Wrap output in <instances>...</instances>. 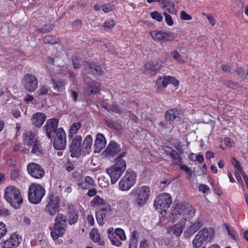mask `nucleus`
Listing matches in <instances>:
<instances>
[{"label": "nucleus", "instance_id": "nucleus-1", "mask_svg": "<svg viewBox=\"0 0 248 248\" xmlns=\"http://www.w3.org/2000/svg\"><path fill=\"white\" fill-rule=\"evenodd\" d=\"M195 209L189 203L183 201L175 204L172 213L173 220L179 219L185 223L192 218L195 214Z\"/></svg>", "mask_w": 248, "mask_h": 248}, {"label": "nucleus", "instance_id": "nucleus-2", "mask_svg": "<svg viewBox=\"0 0 248 248\" xmlns=\"http://www.w3.org/2000/svg\"><path fill=\"white\" fill-rule=\"evenodd\" d=\"M125 155V152H122L118 156L119 158L116 159L115 164L107 169V172L111 179V183L115 184L126 169V163L124 160L121 159Z\"/></svg>", "mask_w": 248, "mask_h": 248}, {"label": "nucleus", "instance_id": "nucleus-3", "mask_svg": "<svg viewBox=\"0 0 248 248\" xmlns=\"http://www.w3.org/2000/svg\"><path fill=\"white\" fill-rule=\"evenodd\" d=\"M4 198L15 208H18L23 202L20 189L13 186H9L5 188Z\"/></svg>", "mask_w": 248, "mask_h": 248}, {"label": "nucleus", "instance_id": "nucleus-4", "mask_svg": "<svg viewBox=\"0 0 248 248\" xmlns=\"http://www.w3.org/2000/svg\"><path fill=\"white\" fill-rule=\"evenodd\" d=\"M215 235V231L211 228H204L195 235L192 244L194 248H199L204 244L210 242Z\"/></svg>", "mask_w": 248, "mask_h": 248}, {"label": "nucleus", "instance_id": "nucleus-5", "mask_svg": "<svg viewBox=\"0 0 248 248\" xmlns=\"http://www.w3.org/2000/svg\"><path fill=\"white\" fill-rule=\"evenodd\" d=\"M46 193V190L41 185L32 183L28 189V199L33 204L39 203Z\"/></svg>", "mask_w": 248, "mask_h": 248}, {"label": "nucleus", "instance_id": "nucleus-6", "mask_svg": "<svg viewBox=\"0 0 248 248\" xmlns=\"http://www.w3.org/2000/svg\"><path fill=\"white\" fill-rule=\"evenodd\" d=\"M66 217L62 214H58L55 219L53 229L51 232V235L54 240L62 237L66 231L67 227Z\"/></svg>", "mask_w": 248, "mask_h": 248}, {"label": "nucleus", "instance_id": "nucleus-7", "mask_svg": "<svg viewBox=\"0 0 248 248\" xmlns=\"http://www.w3.org/2000/svg\"><path fill=\"white\" fill-rule=\"evenodd\" d=\"M150 190L147 186H142L134 189L131 192L132 196L136 197L135 202L138 206L141 207L145 205L149 199Z\"/></svg>", "mask_w": 248, "mask_h": 248}, {"label": "nucleus", "instance_id": "nucleus-8", "mask_svg": "<svg viewBox=\"0 0 248 248\" xmlns=\"http://www.w3.org/2000/svg\"><path fill=\"white\" fill-rule=\"evenodd\" d=\"M171 196L167 193H163L157 196L154 202V206L156 210L166 212L171 204Z\"/></svg>", "mask_w": 248, "mask_h": 248}, {"label": "nucleus", "instance_id": "nucleus-9", "mask_svg": "<svg viewBox=\"0 0 248 248\" xmlns=\"http://www.w3.org/2000/svg\"><path fill=\"white\" fill-rule=\"evenodd\" d=\"M136 174L133 171L127 170L125 174L120 181L119 185L121 190L127 191L135 183Z\"/></svg>", "mask_w": 248, "mask_h": 248}, {"label": "nucleus", "instance_id": "nucleus-10", "mask_svg": "<svg viewBox=\"0 0 248 248\" xmlns=\"http://www.w3.org/2000/svg\"><path fill=\"white\" fill-rule=\"evenodd\" d=\"M47 199L46 211L51 216H54L59 211L61 199L53 193H49Z\"/></svg>", "mask_w": 248, "mask_h": 248}, {"label": "nucleus", "instance_id": "nucleus-11", "mask_svg": "<svg viewBox=\"0 0 248 248\" xmlns=\"http://www.w3.org/2000/svg\"><path fill=\"white\" fill-rule=\"evenodd\" d=\"M108 236L112 245L120 246L122 244L121 241L126 239V236L124 231L120 228H117L113 232L112 228H109L108 231Z\"/></svg>", "mask_w": 248, "mask_h": 248}, {"label": "nucleus", "instance_id": "nucleus-12", "mask_svg": "<svg viewBox=\"0 0 248 248\" xmlns=\"http://www.w3.org/2000/svg\"><path fill=\"white\" fill-rule=\"evenodd\" d=\"M66 134L61 128H58L53 142V146L56 150H63L66 147Z\"/></svg>", "mask_w": 248, "mask_h": 248}, {"label": "nucleus", "instance_id": "nucleus-13", "mask_svg": "<svg viewBox=\"0 0 248 248\" xmlns=\"http://www.w3.org/2000/svg\"><path fill=\"white\" fill-rule=\"evenodd\" d=\"M21 241V237L16 233H12L10 237L0 243L2 248H16Z\"/></svg>", "mask_w": 248, "mask_h": 248}, {"label": "nucleus", "instance_id": "nucleus-14", "mask_svg": "<svg viewBox=\"0 0 248 248\" xmlns=\"http://www.w3.org/2000/svg\"><path fill=\"white\" fill-rule=\"evenodd\" d=\"M81 140L80 135L76 136L72 139L70 147L71 156L78 157L82 155Z\"/></svg>", "mask_w": 248, "mask_h": 248}, {"label": "nucleus", "instance_id": "nucleus-15", "mask_svg": "<svg viewBox=\"0 0 248 248\" xmlns=\"http://www.w3.org/2000/svg\"><path fill=\"white\" fill-rule=\"evenodd\" d=\"M24 86L26 90L30 92L34 91L38 87V79L34 75L27 74L23 78Z\"/></svg>", "mask_w": 248, "mask_h": 248}, {"label": "nucleus", "instance_id": "nucleus-16", "mask_svg": "<svg viewBox=\"0 0 248 248\" xmlns=\"http://www.w3.org/2000/svg\"><path fill=\"white\" fill-rule=\"evenodd\" d=\"M29 173L33 177L36 179L42 178L45 175V171L42 167L36 163H31L27 166Z\"/></svg>", "mask_w": 248, "mask_h": 248}, {"label": "nucleus", "instance_id": "nucleus-17", "mask_svg": "<svg viewBox=\"0 0 248 248\" xmlns=\"http://www.w3.org/2000/svg\"><path fill=\"white\" fill-rule=\"evenodd\" d=\"M58 124V120L55 118L49 119L47 121L46 124L44 126V129L46 131L48 138L51 139L52 138L53 133H57Z\"/></svg>", "mask_w": 248, "mask_h": 248}, {"label": "nucleus", "instance_id": "nucleus-18", "mask_svg": "<svg viewBox=\"0 0 248 248\" xmlns=\"http://www.w3.org/2000/svg\"><path fill=\"white\" fill-rule=\"evenodd\" d=\"M121 151L120 146L116 142L111 141L104 151L105 155L109 158L113 157Z\"/></svg>", "mask_w": 248, "mask_h": 248}, {"label": "nucleus", "instance_id": "nucleus-19", "mask_svg": "<svg viewBox=\"0 0 248 248\" xmlns=\"http://www.w3.org/2000/svg\"><path fill=\"white\" fill-rule=\"evenodd\" d=\"M203 225L202 222L200 220H197L188 227L184 232V235L186 238H189L197 231H198Z\"/></svg>", "mask_w": 248, "mask_h": 248}, {"label": "nucleus", "instance_id": "nucleus-20", "mask_svg": "<svg viewBox=\"0 0 248 248\" xmlns=\"http://www.w3.org/2000/svg\"><path fill=\"white\" fill-rule=\"evenodd\" d=\"M185 226V223L180 221L172 227L168 228L167 232L178 237L181 235Z\"/></svg>", "mask_w": 248, "mask_h": 248}, {"label": "nucleus", "instance_id": "nucleus-21", "mask_svg": "<svg viewBox=\"0 0 248 248\" xmlns=\"http://www.w3.org/2000/svg\"><path fill=\"white\" fill-rule=\"evenodd\" d=\"M106 144V141L104 136L100 133L97 134L94 142V152L100 153L105 147Z\"/></svg>", "mask_w": 248, "mask_h": 248}, {"label": "nucleus", "instance_id": "nucleus-22", "mask_svg": "<svg viewBox=\"0 0 248 248\" xmlns=\"http://www.w3.org/2000/svg\"><path fill=\"white\" fill-rule=\"evenodd\" d=\"M46 118V115L43 113H35L31 118L32 124L36 127H41L44 124Z\"/></svg>", "mask_w": 248, "mask_h": 248}, {"label": "nucleus", "instance_id": "nucleus-23", "mask_svg": "<svg viewBox=\"0 0 248 248\" xmlns=\"http://www.w3.org/2000/svg\"><path fill=\"white\" fill-rule=\"evenodd\" d=\"M93 144V139L91 135H87L83 140L82 144V155L89 154Z\"/></svg>", "mask_w": 248, "mask_h": 248}, {"label": "nucleus", "instance_id": "nucleus-24", "mask_svg": "<svg viewBox=\"0 0 248 248\" xmlns=\"http://www.w3.org/2000/svg\"><path fill=\"white\" fill-rule=\"evenodd\" d=\"M162 67L161 63L156 61H151L147 62L144 64V68L145 70L154 73L155 74L157 72L159 71Z\"/></svg>", "mask_w": 248, "mask_h": 248}, {"label": "nucleus", "instance_id": "nucleus-25", "mask_svg": "<svg viewBox=\"0 0 248 248\" xmlns=\"http://www.w3.org/2000/svg\"><path fill=\"white\" fill-rule=\"evenodd\" d=\"M77 185L82 189H88L95 186L93 180L90 176H86L84 180H79Z\"/></svg>", "mask_w": 248, "mask_h": 248}, {"label": "nucleus", "instance_id": "nucleus-26", "mask_svg": "<svg viewBox=\"0 0 248 248\" xmlns=\"http://www.w3.org/2000/svg\"><path fill=\"white\" fill-rule=\"evenodd\" d=\"M110 210V206H108L107 208H102L100 210L96 212V218L99 224L102 225L104 224V219L106 217L107 213Z\"/></svg>", "mask_w": 248, "mask_h": 248}, {"label": "nucleus", "instance_id": "nucleus-27", "mask_svg": "<svg viewBox=\"0 0 248 248\" xmlns=\"http://www.w3.org/2000/svg\"><path fill=\"white\" fill-rule=\"evenodd\" d=\"M181 113L176 108H173L167 110L165 113V120L168 121H173L180 117Z\"/></svg>", "mask_w": 248, "mask_h": 248}, {"label": "nucleus", "instance_id": "nucleus-28", "mask_svg": "<svg viewBox=\"0 0 248 248\" xmlns=\"http://www.w3.org/2000/svg\"><path fill=\"white\" fill-rule=\"evenodd\" d=\"M68 210V222L69 224L72 225L76 223V222H77V221L78 220V212L76 209L74 208L73 207H69Z\"/></svg>", "mask_w": 248, "mask_h": 248}, {"label": "nucleus", "instance_id": "nucleus-29", "mask_svg": "<svg viewBox=\"0 0 248 248\" xmlns=\"http://www.w3.org/2000/svg\"><path fill=\"white\" fill-rule=\"evenodd\" d=\"M100 83L95 81H91L87 83V90L92 94L99 93Z\"/></svg>", "mask_w": 248, "mask_h": 248}, {"label": "nucleus", "instance_id": "nucleus-30", "mask_svg": "<svg viewBox=\"0 0 248 248\" xmlns=\"http://www.w3.org/2000/svg\"><path fill=\"white\" fill-rule=\"evenodd\" d=\"M90 236L93 242L98 243L100 246H103L104 244V241L100 239V235L96 229H93L90 232Z\"/></svg>", "mask_w": 248, "mask_h": 248}, {"label": "nucleus", "instance_id": "nucleus-31", "mask_svg": "<svg viewBox=\"0 0 248 248\" xmlns=\"http://www.w3.org/2000/svg\"><path fill=\"white\" fill-rule=\"evenodd\" d=\"M51 81L53 85L54 89L57 92H62L64 89L65 83L64 80L59 79L56 81L52 78Z\"/></svg>", "mask_w": 248, "mask_h": 248}, {"label": "nucleus", "instance_id": "nucleus-32", "mask_svg": "<svg viewBox=\"0 0 248 248\" xmlns=\"http://www.w3.org/2000/svg\"><path fill=\"white\" fill-rule=\"evenodd\" d=\"M35 135L31 132L29 131L24 134V143L28 146L31 145L34 142Z\"/></svg>", "mask_w": 248, "mask_h": 248}, {"label": "nucleus", "instance_id": "nucleus-33", "mask_svg": "<svg viewBox=\"0 0 248 248\" xmlns=\"http://www.w3.org/2000/svg\"><path fill=\"white\" fill-rule=\"evenodd\" d=\"M150 35L155 41H163L164 31H154L150 32Z\"/></svg>", "mask_w": 248, "mask_h": 248}, {"label": "nucleus", "instance_id": "nucleus-34", "mask_svg": "<svg viewBox=\"0 0 248 248\" xmlns=\"http://www.w3.org/2000/svg\"><path fill=\"white\" fill-rule=\"evenodd\" d=\"M81 124L80 122L74 123L70 126L69 132V136L70 137H73L78 131L81 128Z\"/></svg>", "mask_w": 248, "mask_h": 248}, {"label": "nucleus", "instance_id": "nucleus-35", "mask_svg": "<svg viewBox=\"0 0 248 248\" xmlns=\"http://www.w3.org/2000/svg\"><path fill=\"white\" fill-rule=\"evenodd\" d=\"M137 232L136 230L133 231L129 244V248H137V238L136 234Z\"/></svg>", "mask_w": 248, "mask_h": 248}, {"label": "nucleus", "instance_id": "nucleus-36", "mask_svg": "<svg viewBox=\"0 0 248 248\" xmlns=\"http://www.w3.org/2000/svg\"><path fill=\"white\" fill-rule=\"evenodd\" d=\"M32 144H33V146L31 150V153L32 154H36L37 155L40 153L41 151V147L39 142L36 140L34 141V142Z\"/></svg>", "mask_w": 248, "mask_h": 248}, {"label": "nucleus", "instance_id": "nucleus-37", "mask_svg": "<svg viewBox=\"0 0 248 248\" xmlns=\"http://www.w3.org/2000/svg\"><path fill=\"white\" fill-rule=\"evenodd\" d=\"M167 148H168L170 151H171L170 153V155L174 161H177L178 163L182 162L181 157L176 151L170 147H167Z\"/></svg>", "mask_w": 248, "mask_h": 248}, {"label": "nucleus", "instance_id": "nucleus-38", "mask_svg": "<svg viewBox=\"0 0 248 248\" xmlns=\"http://www.w3.org/2000/svg\"><path fill=\"white\" fill-rule=\"evenodd\" d=\"M156 84L158 89L161 88H165L167 86L165 77L158 78L156 80Z\"/></svg>", "mask_w": 248, "mask_h": 248}, {"label": "nucleus", "instance_id": "nucleus-39", "mask_svg": "<svg viewBox=\"0 0 248 248\" xmlns=\"http://www.w3.org/2000/svg\"><path fill=\"white\" fill-rule=\"evenodd\" d=\"M53 28V26L51 24H45L41 29H38L37 31L41 33H45L51 31Z\"/></svg>", "mask_w": 248, "mask_h": 248}, {"label": "nucleus", "instance_id": "nucleus-40", "mask_svg": "<svg viewBox=\"0 0 248 248\" xmlns=\"http://www.w3.org/2000/svg\"><path fill=\"white\" fill-rule=\"evenodd\" d=\"M105 124L108 127L114 130H120L121 128V125L116 122L106 121Z\"/></svg>", "mask_w": 248, "mask_h": 248}, {"label": "nucleus", "instance_id": "nucleus-41", "mask_svg": "<svg viewBox=\"0 0 248 248\" xmlns=\"http://www.w3.org/2000/svg\"><path fill=\"white\" fill-rule=\"evenodd\" d=\"M170 56L172 58L178 62L184 63L185 62L184 60L181 58L180 55L177 51H173L170 53Z\"/></svg>", "mask_w": 248, "mask_h": 248}, {"label": "nucleus", "instance_id": "nucleus-42", "mask_svg": "<svg viewBox=\"0 0 248 248\" xmlns=\"http://www.w3.org/2000/svg\"><path fill=\"white\" fill-rule=\"evenodd\" d=\"M231 162L233 165L236 169L240 172L241 174L242 172H244L242 169L240 162L238 161L234 157H232Z\"/></svg>", "mask_w": 248, "mask_h": 248}, {"label": "nucleus", "instance_id": "nucleus-43", "mask_svg": "<svg viewBox=\"0 0 248 248\" xmlns=\"http://www.w3.org/2000/svg\"><path fill=\"white\" fill-rule=\"evenodd\" d=\"M163 41H170L175 39V36L173 33L171 32H164V31Z\"/></svg>", "mask_w": 248, "mask_h": 248}, {"label": "nucleus", "instance_id": "nucleus-44", "mask_svg": "<svg viewBox=\"0 0 248 248\" xmlns=\"http://www.w3.org/2000/svg\"><path fill=\"white\" fill-rule=\"evenodd\" d=\"M165 78L167 85L172 84L175 86H177L179 84V81L173 77L166 76Z\"/></svg>", "mask_w": 248, "mask_h": 248}, {"label": "nucleus", "instance_id": "nucleus-45", "mask_svg": "<svg viewBox=\"0 0 248 248\" xmlns=\"http://www.w3.org/2000/svg\"><path fill=\"white\" fill-rule=\"evenodd\" d=\"M166 6H167L165 8H167V10L170 14L176 15V10L175 8L173 3L169 2Z\"/></svg>", "mask_w": 248, "mask_h": 248}, {"label": "nucleus", "instance_id": "nucleus-46", "mask_svg": "<svg viewBox=\"0 0 248 248\" xmlns=\"http://www.w3.org/2000/svg\"><path fill=\"white\" fill-rule=\"evenodd\" d=\"M71 25L74 31H78L81 27L82 21L80 19H77L73 22Z\"/></svg>", "mask_w": 248, "mask_h": 248}, {"label": "nucleus", "instance_id": "nucleus-47", "mask_svg": "<svg viewBox=\"0 0 248 248\" xmlns=\"http://www.w3.org/2000/svg\"><path fill=\"white\" fill-rule=\"evenodd\" d=\"M151 16L153 19L156 20L157 21H161L163 19L162 15L157 11L152 12L151 13Z\"/></svg>", "mask_w": 248, "mask_h": 248}, {"label": "nucleus", "instance_id": "nucleus-48", "mask_svg": "<svg viewBox=\"0 0 248 248\" xmlns=\"http://www.w3.org/2000/svg\"><path fill=\"white\" fill-rule=\"evenodd\" d=\"M7 232L6 225L2 222H0V239L5 235Z\"/></svg>", "mask_w": 248, "mask_h": 248}, {"label": "nucleus", "instance_id": "nucleus-49", "mask_svg": "<svg viewBox=\"0 0 248 248\" xmlns=\"http://www.w3.org/2000/svg\"><path fill=\"white\" fill-rule=\"evenodd\" d=\"M83 65L86 70H90L91 72H92V70H94V68L93 67H94L95 63L94 62H85L83 63Z\"/></svg>", "mask_w": 248, "mask_h": 248}, {"label": "nucleus", "instance_id": "nucleus-50", "mask_svg": "<svg viewBox=\"0 0 248 248\" xmlns=\"http://www.w3.org/2000/svg\"><path fill=\"white\" fill-rule=\"evenodd\" d=\"M115 23L113 20L108 19L105 21L104 27L108 30H111L115 25Z\"/></svg>", "mask_w": 248, "mask_h": 248}, {"label": "nucleus", "instance_id": "nucleus-51", "mask_svg": "<svg viewBox=\"0 0 248 248\" xmlns=\"http://www.w3.org/2000/svg\"><path fill=\"white\" fill-rule=\"evenodd\" d=\"M110 109L111 111L116 113H121L123 111V110L116 104H113L111 106Z\"/></svg>", "mask_w": 248, "mask_h": 248}, {"label": "nucleus", "instance_id": "nucleus-52", "mask_svg": "<svg viewBox=\"0 0 248 248\" xmlns=\"http://www.w3.org/2000/svg\"><path fill=\"white\" fill-rule=\"evenodd\" d=\"M163 15L165 17V20L167 24L169 26H172L173 24V22L171 16L170 15L168 14L166 12H163Z\"/></svg>", "mask_w": 248, "mask_h": 248}, {"label": "nucleus", "instance_id": "nucleus-53", "mask_svg": "<svg viewBox=\"0 0 248 248\" xmlns=\"http://www.w3.org/2000/svg\"><path fill=\"white\" fill-rule=\"evenodd\" d=\"M44 42L46 44H54L56 42L55 38L51 35H47L44 38Z\"/></svg>", "mask_w": 248, "mask_h": 248}, {"label": "nucleus", "instance_id": "nucleus-54", "mask_svg": "<svg viewBox=\"0 0 248 248\" xmlns=\"http://www.w3.org/2000/svg\"><path fill=\"white\" fill-rule=\"evenodd\" d=\"M10 214V212L3 206L0 207V216L5 217Z\"/></svg>", "mask_w": 248, "mask_h": 248}, {"label": "nucleus", "instance_id": "nucleus-55", "mask_svg": "<svg viewBox=\"0 0 248 248\" xmlns=\"http://www.w3.org/2000/svg\"><path fill=\"white\" fill-rule=\"evenodd\" d=\"M37 93L39 95H45L48 93V89L46 86H41Z\"/></svg>", "mask_w": 248, "mask_h": 248}, {"label": "nucleus", "instance_id": "nucleus-56", "mask_svg": "<svg viewBox=\"0 0 248 248\" xmlns=\"http://www.w3.org/2000/svg\"><path fill=\"white\" fill-rule=\"evenodd\" d=\"M181 18L182 20H189L192 19L191 16L184 11L181 12Z\"/></svg>", "mask_w": 248, "mask_h": 248}, {"label": "nucleus", "instance_id": "nucleus-57", "mask_svg": "<svg viewBox=\"0 0 248 248\" xmlns=\"http://www.w3.org/2000/svg\"><path fill=\"white\" fill-rule=\"evenodd\" d=\"M94 70H92V73L94 74H102L103 72L101 67L98 65H97L95 64Z\"/></svg>", "mask_w": 248, "mask_h": 248}, {"label": "nucleus", "instance_id": "nucleus-58", "mask_svg": "<svg viewBox=\"0 0 248 248\" xmlns=\"http://www.w3.org/2000/svg\"><path fill=\"white\" fill-rule=\"evenodd\" d=\"M200 191H202L203 193H205L207 191L209 190V187L204 184H201L198 188Z\"/></svg>", "mask_w": 248, "mask_h": 248}, {"label": "nucleus", "instance_id": "nucleus-59", "mask_svg": "<svg viewBox=\"0 0 248 248\" xmlns=\"http://www.w3.org/2000/svg\"><path fill=\"white\" fill-rule=\"evenodd\" d=\"M236 72L238 76L241 78H245V71L241 67H238L236 69Z\"/></svg>", "mask_w": 248, "mask_h": 248}, {"label": "nucleus", "instance_id": "nucleus-60", "mask_svg": "<svg viewBox=\"0 0 248 248\" xmlns=\"http://www.w3.org/2000/svg\"><path fill=\"white\" fill-rule=\"evenodd\" d=\"M226 85L227 87L231 88L232 89H233L237 88V87L238 86L236 83L233 82V81H227L226 82Z\"/></svg>", "mask_w": 248, "mask_h": 248}, {"label": "nucleus", "instance_id": "nucleus-61", "mask_svg": "<svg viewBox=\"0 0 248 248\" xmlns=\"http://www.w3.org/2000/svg\"><path fill=\"white\" fill-rule=\"evenodd\" d=\"M226 229L229 234L231 235L233 239L235 240L236 239L235 237V232L234 230L231 229L228 226H226Z\"/></svg>", "mask_w": 248, "mask_h": 248}, {"label": "nucleus", "instance_id": "nucleus-62", "mask_svg": "<svg viewBox=\"0 0 248 248\" xmlns=\"http://www.w3.org/2000/svg\"><path fill=\"white\" fill-rule=\"evenodd\" d=\"M72 61H73V65L75 69H78L80 68V64L78 62V59L76 57H74L72 58Z\"/></svg>", "mask_w": 248, "mask_h": 248}, {"label": "nucleus", "instance_id": "nucleus-63", "mask_svg": "<svg viewBox=\"0 0 248 248\" xmlns=\"http://www.w3.org/2000/svg\"><path fill=\"white\" fill-rule=\"evenodd\" d=\"M103 199L99 196H96L93 200V202L94 204H100L103 202Z\"/></svg>", "mask_w": 248, "mask_h": 248}, {"label": "nucleus", "instance_id": "nucleus-64", "mask_svg": "<svg viewBox=\"0 0 248 248\" xmlns=\"http://www.w3.org/2000/svg\"><path fill=\"white\" fill-rule=\"evenodd\" d=\"M149 244L147 240H143L140 242V248H148Z\"/></svg>", "mask_w": 248, "mask_h": 248}]
</instances>
